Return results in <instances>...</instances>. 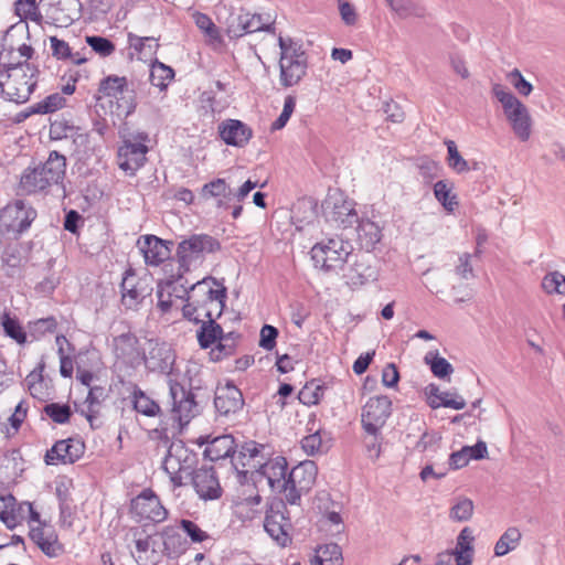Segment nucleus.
I'll return each mask as SVG.
<instances>
[{"instance_id": "48", "label": "nucleus", "mask_w": 565, "mask_h": 565, "mask_svg": "<svg viewBox=\"0 0 565 565\" xmlns=\"http://www.w3.org/2000/svg\"><path fill=\"white\" fill-rule=\"evenodd\" d=\"M132 403L136 412L153 417L160 412V406L145 394L139 387H136L132 393Z\"/></svg>"}, {"instance_id": "44", "label": "nucleus", "mask_w": 565, "mask_h": 565, "mask_svg": "<svg viewBox=\"0 0 565 565\" xmlns=\"http://www.w3.org/2000/svg\"><path fill=\"white\" fill-rule=\"evenodd\" d=\"M129 46L132 47L141 57H152L159 47L157 40L152 36L141 38L136 34H128Z\"/></svg>"}, {"instance_id": "38", "label": "nucleus", "mask_w": 565, "mask_h": 565, "mask_svg": "<svg viewBox=\"0 0 565 565\" xmlns=\"http://www.w3.org/2000/svg\"><path fill=\"white\" fill-rule=\"evenodd\" d=\"M239 334L236 332H222L221 338L216 341V345L212 348L211 355L213 361H221L224 358L233 355L236 351Z\"/></svg>"}, {"instance_id": "21", "label": "nucleus", "mask_w": 565, "mask_h": 565, "mask_svg": "<svg viewBox=\"0 0 565 565\" xmlns=\"http://www.w3.org/2000/svg\"><path fill=\"white\" fill-rule=\"evenodd\" d=\"M137 246L147 265L159 266L170 258L173 242L159 238L156 235H145L138 239Z\"/></svg>"}, {"instance_id": "31", "label": "nucleus", "mask_w": 565, "mask_h": 565, "mask_svg": "<svg viewBox=\"0 0 565 565\" xmlns=\"http://www.w3.org/2000/svg\"><path fill=\"white\" fill-rule=\"evenodd\" d=\"M158 535L161 537L164 557L174 559L186 552L188 542L182 537L178 525H167L158 532Z\"/></svg>"}, {"instance_id": "55", "label": "nucleus", "mask_w": 565, "mask_h": 565, "mask_svg": "<svg viewBox=\"0 0 565 565\" xmlns=\"http://www.w3.org/2000/svg\"><path fill=\"white\" fill-rule=\"evenodd\" d=\"M473 513V502L468 498H460L451 507L449 518L457 522L470 520Z\"/></svg>"}, {"instance_id": "64", "label": "nucleus", "mask_w": 565, "mask_h": 565, "mask_svg": "<svg viewBox=\"0 0 565 565\" xmlns=\"http://www.w3.org/2000/svg\"><path fill=\"white\" fill-rule=\"evenodd\" d=\"M508 79L522 96H529L533 90L532 84L523 77L518 68L512 70L508 74Z\"/></svg>"}, {"instance_id": "29", "label": "nucleus", "mask_w": 565, "mask_h": 565, "mask_svg": "<svg viewBox=\"0 0 565 565\" xmlns=\"http://www.w3.org/2000/svg\"><path fill=\"white\" fill-rule=\"evenodd\" d=\"M218 135L227 146L243 148L252 139L253 130L238 119H226L218 125Z\"/></svg>"}, {"instance_id": "16", "label": "nucleus", "mask_w": 565, "mask_h": 565, "mask_svg": "<svg viewBox=\"0 0 565 565\" xmlns=\"http://www.w3.org/2000/svg\"><path fill=\"white\" fill-rule=\"evenodd\" d=\"M392 414V401L386 395L372 396L362 408V427L367 434H375L385 425Z\"/></svg>"}, {"instance_id": "36", "label": "nucleus", "mask_w": 565, "mask_h": 565, "mask_svg": "<svg viewBox=\"0 0 565 565\" xmlns=\"http://www.w3.org/2000/svg\"><path fill=\"white\" fill-rule=\"evenodd\" d=\"M218 317L201 318L200 329L196 331V338L202 349L212 348L221 338L223 328L216 323Z\"/></svg>"}, {"instance_id": "12", "label": "nucleus", "mask_w": 565, "mask_h": 565, "mask_svg": "<svg viewBox=\"0 0 565 565\" xmlns=\"http://www.w3.org/2000/svg\"><path fill=\"white\" fill-rule=\"evenodd\" d=\"M318 467L312 460H305L289 471L287 503L294 505L300 502L301 495L313 487Z\"/></svg>"}, {"instance_id": "54", "label": "nucleus", "mask_w": 565, "mask_h": 565, "mask_svg": "<svg viewBox=\"0 0 565 565\" xmlns=\"http://www.w3.org/2000/svg\"><path fill=\"white\" fill-rule=\"evenodd\" d=\"M43 412L56 424H66L72 416L68 404L50 403L44 406Z\"/></svg>"}, {"instance_id": "42", "label": "nucleus", "mask_w": 565, "mask_h": 565, "mask_svg": "<svg viewBox=\"0 0 565 565\" xmlns=\"http://www.w3.org/2000/svg\"><path fill=\"white\" fill-rule=\"evenodd\" d=\"M434 195L447 212H452L458 205L457 195L452 193V184L439 180L434 184Z\"/></svg>"}, {"instance_id": "56", "label": "nucleus", "mask_w": 565, "mask_h": 565, "mask_svg": "<svg viewBox=\"0 0 565 565\" xmlns=\"http://www.w3.org/2000/svg\"><path fill=\"white\" fill-rule=\"evenodd\" d=\"M542 288L547 294H565V276L559 271L547 273L542 279Z\"/></svg>"}, {"instance_id": "63", "label": "nucleus", "mask_w": 565, "mask_h": 565, "mask_svg": "<svg viewBox=\"0 0 565 565\" xmlns=\"http://www.w3.org/2000/svg\"><path fill=\"white\" fill-rule=\"evenodd\" d=\"M278 329L270 324H264L260 329L259 347L264 350L271 351L277 344Z\"/></svg>"}, {"instance_id": "26", "label": "nucleus", "mask_w": 565, "mask_h": 565, "mask_svg": "<svg viewBox=\"0 0 565 565\" xmlns=\"http://www.w3.org/2000/svg\"><path fill=\"white\" fill-rule=\"evenodd\" d=\"M29 536L32 542L50 558H54L64 553V546L58 542L55 530L45 524L31 527Z\"/></svg>"}, {"instance_id": "57", "label": "nucleus", "mask_w": 565, "mask_h": 565, "mask_svg": "<svg viewBox=\"0 0 565 565\" xmlns=\"http://www.w3.org/2000/svg\"><path fill=\"white\" fill-rule=\"evenodd\" d=\"M178 526L192 543H202L210 537L205 531L191 520L181 519Z\"/></svg>"}, {"instance_id": "61", "label": "nucleus", "mask_w": 565, "mask_h": 565, "mask_svg": "<svg viewBox=\"0 0 565 565\" xmlns=\"http://www.w3.org/2000/svg\"><path fill=\"white\" fill-rule=\"evenodd\" d=\"M317 552L322 554L326 565H342V550L337 543L322 545Z\"/></svg>"}, {"instance_id": "52", "label": "nucleus", "mask_w": 565, "mask_h": 565, "mask_svg": "<svg viewBox=\"0 0 565 565\" xmlns=\"http://www.w3.org/2000/svg\"><path fill=\"white\" fill-rule=\"evenodd\" d=\"M104 398H105V388L103 386L89 387L88 394L85 399L87 409H82L81 413L90 423L92 427H93V420L95 418V415L97 414V411L95 409V407L98 406Z\"/></svg>"}, {"instance_id": "45", "label": "nucleus", "mask_w": 565, "mask_h": 565, "mask_svg": "<svg viewBox=\"0 0 565 565\" xmlns=\"http://www.w3.org/2000/svg\"><path fill=\"white\" fill-rule=\"evenodd\" d=\"M447 151H448V166L456 171L457 173L468 172L470 170L478 169V162L473 161L472 166L469 164L467 160H465L457 149V145L452 140L446 141Z\"/></svg>"}, {"instance_id": "59", "label": "nucleus", "mask_w": 565, "mask_h": 565, "mask_svg": "<svg viewBox=\"0 0 565 565\" xmlns=\"http://www.w3.org/2000/svg\"><path fill=\"white\" fill-rule=\"evenodd\" d=\"M86 43L95 53L103 57L111 55L116 50L115 44L109 39L100 35L86 36Z\"/></svg>"}, {"instance_id": "24", "label": "nucleus", "mask_w": 565, "mask_h": 565, "mask_svg": "<svg viewBox=\"0 0 565 565\" xmlns=\"http://www.w3.org/2000/svg\"><path fill=\"white\" fill-rule=\"evenodd\" d=\"M214 406L220 416L230 417L231 415H235L243 409V393L231 382H227L223 386H217Z\"/></svg>"}, {"instance_id": "46", "label": "nucleus", "mask_w": 565, "mask_h": 565, "mask_svg": "<svg viewBox=\"0 0 565 565\" xmlns=\"http://www.w3.org/2000/svg\"><path fill=\"white\" fill-rule=\"evenodd\" d=\"M521 540V532L516 527H509L494 545L495 556H504L513 551Z\"/></svg>"}, {"instance_id": "33", "label": "nucleus", "mask_w": 565, "mask_h": 565, "mask_svg": "<svg viewBox=\"0 0 565 565\" xmlns=\"http://www.w3.org/2000/svg\"><path fill=\"white\" fill-rule=\"evenodd\" d=\"M36 168L43 174L49 186H51L52 184L60 183L64 179L66 171V158L58 151L53 150L50 152L47 160L44 163L39 164Z\"/></svg>"}, {"instance_id": "7", "label": "nucleus", "mask_w": 565, "mask_h": 565, "mask_svg": "<svg viewBox=\"0 0 565 565\" xmlns=\"http://www.w3.org/2000/svg\"><path fill=\"white\" fill-rule=\"evenodd\" d=\"M149 135L145 131L137 132L130 138H125L117 151L118 167L127 174L135 175L147 161L149 148L146 142Z\"/></svg>"}, {"instance_id": "4", "label": "nucleus", "mask_w": 565, "mask_h": 565, "mask_svg": "<svg viewBox=\"0 0 565 565\" xmlns=\"http://www.w3.org/2000/svg\"><path fill=\"white\" fill-rule=\"evenodd\" d=\"M492 93L501 103L504 115L516 138L523 142L527 141L532 132V118L526 106L500 84L493 85Z\"/></svg>"}, {"instance_id": "43", "label": "nucleus", "mask_w": 565, "mask_h": 565, "mask_svg": "<svg viewBox=\"0 0 565 565\" xmlns=\"http://www.w3.org/2000/svg\"><path fill=\"white\" fill-rule=\"evenodd\" d=\"M327 386L318 380H311L300 390L298 398L303 405H317L322 399Z\"/></svg>"}, {"instance_id": "6", "label": "nucleus", "mask_w": 565, "mask_h": 565, "mask_svg": "<svg viewBox=\"0 0 565 565\" xmlns=\"http://www.w3.org/2000/svg\"><path fill=\"white\" fill-rule=\"evenodd\" d=\"M221 249L220 242L207 234H193L181 241L177 247V259L180 270L190 271L192 265L201 262L205 254Z\"/></svg>"}, {"instance_id": "5", "label": "nucleus", "mask_w": 565, "mask_h": 565, "mask_svg": "<svg viewBox=\"0 0 565 565\" xmlns=\"http://www.w3.org/2000/svg\"><path fill=\"white\" fill-rule=\"evenodd\" d=\"M353 247L349 241L339 236L329 237L313 245L311 259L315 266L326 273L342 268Z\"/></svg>"}, {"instance_id": "20", "label": "nucleus", "mask_w": 565, "mask_h": 565, "mask_svg": "<svg viewBox=\"0 0 565 565\" xmlns=\"http://www.w3.org/2000/svg\"><path fill=\"white\" fill-rule=\"evenodd\" d=\"M85 444L81 439L67 438L57 440L45 454L46 465L74 463L82 458Z\"/></svg>"}, {"instance_id": "28", "label": "nucleus", "mask_w": 565, "mask_h": 565, "mask_svg": "<svg viewBox=\"0 0 565 565\" xmlns=\"http://www.w3.org/2000/svg\"><path fill=\"white\" fill-rule=\"evenodd\" d=\"M316 415H311L307 424V431L309 433L301 440L303 451L309 456H316L327 452L331 445L332 438L330 433L321 428H316Z\"/></svg>"}, {"instance_id": "10", "label": "nucleus", "mask_w": 565, "mask_h": 565, "mask_svg": "<svg viewBox=\"0 0 565 565\" xmlns=\"http://www.w3.org/2000/svg\"><path fill=\"white\" fill-rule=\"evenodd\" d=\"M129 512L138 522L151 521L153 523H161L168 518V510L150 488L143 489L137 497L131 499Z\"/></svg>"}, {"instance_id": "15", "label": "nucleus", "mask_w": 565, "mask_h": 565, "mask_svg": "<svg viewBox=\"0 0 565 565\" xmlns=\"http://www.w3.org/2000/svg\"><path fill=\"white\" fill-rule=\"evenodd\" d=\"M193 456L182 441L172 443L163 460L162 468L169 475L174 487L183 484V475H190Z\"/></svg>"}, {"instance_id": "9", "label": "nucleus", "mask_w": 565, "mask_h": 565, "mask_svg": "<svg viewBox=\"0 0 565 565\" xmlns=\"http://www.w3.org/2000/svg\"><path fill=\"white\" fill-rule=\"evenodd\" d=\"M265 31L276 34L274 21L270 15L252 13L242 10L238 14H232L227 22L226 33L230 39H238L248 33Z\"/></svg>"}, {"instance_id": "35", "label": "nucleus", "mask_w": 565, "mask_h": 565, "mask_svg": "<svg viewBox=\"0 0 565 565\" xmlns=\"http://www.w3.org/2000/svg\"><path fill=\"white\" fill-rule=\"evenodd\" d=\"M377 269L364 258L356 260L344 274L347 284L351 287H360L377 279Z\"/></svg>"}, {"instance_id": "3", "label": "nucleus", "mask_w": 565, "mask_h": 565, "mask_svg": "<svg viewBox=\"0 0 565 565\" xmlns=\"http://www.w3.org/2000/svg\"><path fill=\"white\" fill-rule=\"evenodd\" d=\"M0 70V96L24 104L38 85L39 68L34 64L3 62Z\"/></svg>"}, {"instance_id": "51", "label": "nucleus", "mask_w": 565, "mask_h": 565, "mask_svg": "<svg viewBox=\"0 0 565 565\" xmlns=\"http://www.w3.org/2000/svg\"><path fill=\"white\" fill-rule=\"evenodd\" d=\"M15 14L21 20H31L40 24L43 15L39 10V4L35 0H18L14 3Z\"/></svg>"}, {"instance_id": "14", "label": "nucleus", "mask_w": 565, "mask_h": 565, "mask_svg": "<svg viewBox=\"0 0 565 565\" xmlns=\"http://www.w3.org/2000/svg\"><path fill=\"white\" fill-rule=\"evenodd\" d=\"M36 217V211L24 201L17 200L0 211V227L7 233L22 234Z\"/></svg>"}, {"instance_id": "17", "label": "nucleus", "mask_w": 565, "mask_h": 565, "mask_svg": "<svg viewBox=\"0 0 565 565\" xmlns=\"http://www.w3.org/2000/svg\"><path fill=\"white\" fill-rule=\"evenodd\" d=\"M47 23L67 28L81 17L79 0H41Z\"/></svg>"}, {"instance_id": "47", "label": "nucleus", "mask_w": 565, "mask_h": 565, "mask_svg": "<svg viewBox=\"0 0 565 565\" xmlns=\"http://www.w3.org/2000/svg\"><path fill=\"white\" fill-rule=\"evenodd\" d=\"M173 77L174 71L170 66L158 61L152 64L149 76L150 83L160 90L166 89Z\"/></svg>"}, {"instance_id": "30", "label": "nucleus", "mask_w": 565, "mask_h": 565, "mask_svg": "<svg viewBox=\"0 0 565 565\" xmlns=\"http://www.w3.org/2000/svg\"><path fill=\"white\" fill-rule=\"evenodd\" d=\"M299 56H295V60L287 56H280L279 60V81L284 87H291L297 85L307 74L308 61L299 60Z\"/></svg>"}, {"instance_id": "22", "label": "nucleus", "mask_w": 565, "mask_h": 565, "mask_svg": "<svg viewBox=\"0 0 565 565\" xmlns=\"http://www.w3.org/2000/svg\"><path fill=\"white\" fill-rule=\"evenodd\" d=\"M138 344L139 340L132 332L115 337L113 339V350L117 361L132 369L140 365L142 354Z\"/></svg>"}, {"instance_id": "13", "label": "nucleus", "mask_w": 565, "mask_h": 565, "mask_svg": "<svg viewBox=\"0 0 565 565\" xmlns=\"http://www.w3.org/2000/svg\"><path fill=\"white\" fill-rule=\"evenodd\" d=\"M287 514L286 501L274 499L267 508L264 520L265 531L280 546H286L290 542L288 530L291 524Z\"/></svg>"}, {"instance_id": "27", "label": "nucleus", "mask_w": 565, "mask_h": 565, "mask_svg": "<svg viewBox=\"0 0 565 565\" xmlns=\"http://www.w3.org/2000/svg\"><path fill=\"white\" fill-rule=\"evenodd\" d=\"M121 303L126 309H136L148 295L142 281L137 278L134 269L124 273L120 284Z\"/></svg>"}, {"instance_id": "34", "label": "nucleus", "mask_w": 565, "mask_h": 565, "mask_svg": "<svg viewBox=\"0 0 565 565\" xmlns=\"http://www.w3.org/2000/svg\"><path fill=\"white\" fill-rule=\"evenodd\" d=\"M235 439L232 435H222L213 438L204 449V456L211 461L231 458L235 455Z\"/></svg>"}, {"instance_id": "1", "label": "nucleus", "mask_w": 565, "mask_h": 565, "mask_svg": "<svg viewBox=\"0 0 565 565\" xmlns=\"http://www.w3.org/2000/svg\"><path fill=\"white\" fill-rule=\"evenodd\" d=\"M175 359L177 355L171 344L151 339L148 341L147 351L142 353L141 361L149 372L168 376L172 417L181 426H184L200 413V408L194 393L191 390L186 391L173 379Z\"/></svg>"}, {"instance_id": "60", "label": "nucleus", "mask_w": 565, "mask_h": 565, "mask_svg": "<svg viewBox=\"0 0 565 565\" xmlns=\"http://www.w3.org/2000/svg\"><path fill=\"white\" fill-rule=\"evenodd\" d=\"M65 105V98L58 93L51 94L43 100L36 103V113L46 115L61 109Z\"/></svg>"}, {"instance_id": "58", "label": "nucleus", "mask_w": 565, "mask_h": 565, "mask_svg": "<svg viewBox=\"0 0 565 565\" xmlns=\"http://www.w3.org/2000/svg\"><path fill=\"white\" fill-rule=\"evenodd\" d=\"M196 26L205 33V35L213 42H221V34L218 28L212 19L205 14L198 12L194 15Z\"/></svg>"}, {"instance_id": "53", "label": "nucleus", "mask_w": 565, "mask_h": 565, "mask_svg": "<svg viewBox=\"0 0 565 565\" xmlns=\"http://www.w3.org/2000/svg\"><path fill=\"white\" fill-rule=\"evenodd\" d=\"M1 500L2 505L0 507V520L8 529H14L19 523V514L15 509L17 501L11 494L1 498Z\"/></svg>"}, {"instance_id": "18", "label": "nucleus", "mask_w": 565, "mask_h": 565, "mask_svg": "<svg viewBox=\"0 0 565 565\" xmlns=\"http://www.w3.org/2000/svg\"><path fill=\"white\" fill-rule=\"evenodd\" d=\"M135 551L132 556L139 565H158L163 558L161 537L158 532L142 534L138 529L134 531Z\"/></svg>"}, {"instance_id": "37", "label": "nucleus", "mask_w": 565, "mask_h": 565, "mask_svg": "<svg viewBox=\"0 0 565 565\" xmlns=\"http://www.w3.org/2000/svg\"><path fill=\"white\" fill-rule=\"evenodd\" d=\"M188 271L180 270L178 267V271L175 274L169 275L163 281H161L167 291L173 294V296L178 299H182L186 301L190 286L189 280L184 277Z\"/></svg>"}, {"instance_id": "25", "label": "nucleus", "mask_w": 565, "mask_h": 565, "mask_svg": "<svg viewBox=\"0 0 565 565\" xmlns=\"http://www.w3.org/2000/svg\"><path fill=\"white\" fill-rule=\"evenodd\" d=\"M192 484L199 498L204 501L216 500L222 495V487L212 467L193 470Z\"/></svg>"}, {"instance_id": "40", "label": "nucleus", "mask_w": 565, "mask_h": 565, "mask_svg": "<svg viewBox=\"0 0 565 565\" xmlns=\"http://www.w3.org/2000/svg\"><path fill=\"white\" fill-rule=\"evenodd\" d=\"M390 8L402 19L409 17L422 18L425 15V8L414 0H385Z\"/></svg>"}, {"instance_id": "2", "label": "nucleus", "mask_w": 565, "mask_h": 565, "mask_svg": "<svg viewBox=\"0 0 565 565\" xmlns=\"http://www.w3.org/2000/svg\"><path fill=\"white\" fill-rule=\"evenodd\" d=\"M226 297V288L213 277L191 284L182 307L183 318L199 323L201 318L221 317Z\"/></svg>"}, {"instance_id": "49", "label": "nucleus", "mask_w": 565, "mask_h": 565, "mask_svg": "<svg viewBox=\"0 0 565 565\" xmlns=\"http://www.w3.org/2000/svg\"><path fill=\"white\" fill-rule=\"evenodd\" d=\"M424 361L430 366L431 373L438 379L449 377L454 372L452 365L438 353L428 352Z\"/></svg>"}, {"instance_id": "39", "label": "nucleus", "mask_w": 565, "mask_h": 565, "mask_svg": "<svg viewBox=\"0 0 565 565\" xmlns=\"http://www.w3.org/2000/svg\"><path fill=\"white\" fill-rule=\"evenodd\" d=\"M20 185L26 193H36L49 188L46 180L41 171L34 168H26L21 175Z\"/></svg>"}, {"instance_id": "62", "label": "nucleus", "mask_w": 565, "mask_h": 565, "mask_svg": "<svg viewBox=\"0 0 565 565\" xmlns=\"http://www.w3.org/2000/svg\"><path fill=\"white\" fill-rule=\"evenodd\" d=\"M2 265L8 277H14L21 265V257L15 249H6L2 254Z\"/></svg>"}, {"instance_id": "19", "label": "nucleus", "mask_w": 565, "mask_h": 565, "mask_svg": "<svg viewBox=\"0 0 565 565\" xmlns=\"http://www.w3.org/2000/svg\"><path fill=\"white\" fill-rule=\"evenodd\" d=\"M264 450L265 445L255 440L245 441L241 445L237 451L235 450L232 465L237 471L241 482L247 478V470H243L239 467L260 469L265 462Z\"/></svg>"}, {"instance_id": "8", "label": "nucleus", "mask_w": 565, "mask_h": 565, "mask_svg": "<svg viewBox=\"0 0 565 565\" xmlns=\"http://www.w3.org/2000/svg\"><path fill=\"white\" fill-rule=\"evenodd\" d=\"M321 206L328 222L335 223L344 228L358 222L355 203L345 198L339 190L330 191Z\"/></svg>"}, {"instance_id": "23", "label": "nucleus", "mask_w": 565, "mask_h": 565, "mask_svg": "<svg viewBox=\"0 0 565 565\" xmlns=\"http://www.w3.org/2000/svg\"><path fill=\"white\" fill-rule=\"evenodd\" d=\"M260 473L267 479L271 490L282 493L287 501L289 472L286 458L277 456L274 459L265 461L260 467Z\"/></svg>"}, {"instance_id": "50", "label": "nucleus", "mask_w": 565, "mask_h": 565, "mask_svg": "<svg viewBox=\"0 0 565 565\" xmlns=\"http://www.w3.org/2000/svg\"><path fill=\"white\" fill-rule=\"evenodd\" d=\"M202 195L205 199L210 198H223L227 200L233 199V192L225 179H214L202 186Z\"/></svg>"}, {"instance_id": "41", "label": "nucleus", "mask_w": 565, "mask_h": 565, "mask_svg": "<svg viewBox=\"0 0 565 565\" xmlns=\"http://www.w3.org/2000/svg\"><path fill=\"white\" fill-rule=\"evenodd\" d=\"M1 326L4 334L14 340L18 344L26 343V332L15 316H11V313L7 311L3 312L1 316Z\"/></svg>"}, {"instance_id": "11", "label": "nucleus", "mask_w": 565, "mask_h": 565, "mask_svg": "<svg viewBox=\"0 0 565 565\" xmlns=\"http://www.w3.org/2000/svg\"><path fill=\"white\" fill-rule=\"evenodd\" d=\"M98 92L104 97L115 99L118 109H121L126 116L136 110V94L134 89H129L127 77L108 75L99 82Z\"/></svg>"}, {"instance_id": "32", "label": "nucleus", "mask_w": 565, "mask_h": 565, "mask_svg": "<svg viewBox=\"0 0 565 565\" xmlns=\"http://www.w3.org/2000/svg\"><path fill=\"white\" fill-rule=\"evenodd\" d=\"M358 242L366 252L375 249L383 237L382 227L370 218H358Z\"/></svg>"}]
</instances>
